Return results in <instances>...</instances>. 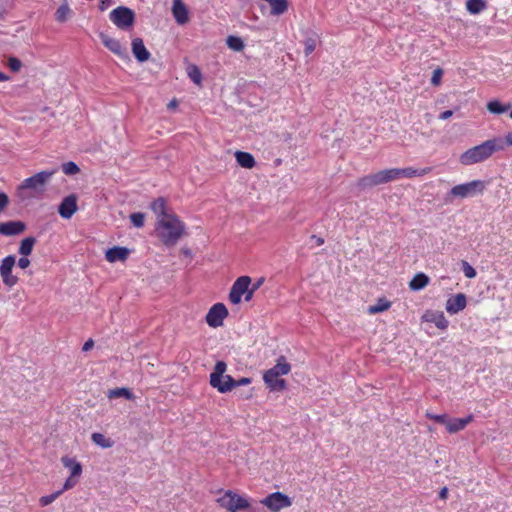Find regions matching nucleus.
<instances>
[{
  "instance_id": "obj_1",
  "label": "nucleus",
  "mask_w": 512,
  "mask_h": 512,
  "mask_svg": "<svg viewBox=\"0 0 512 512\" xmlns=\"http://www.w3.org/2000/svg\"><path fill=\"white\" fill-rule=\"evenodd\" d=\"M504 149L503 139L494 137L463 152L459 157V162L464 166L481 163L489 159L495 152L503 151Z\"/></svg>"
},
{
  "instance_id": "obj_2",
  "label": "nucleus",
  "mask_w": 512,
  "mask_h": 512,
  "mask_svg": "<svg viewBox=\"0 0 512 512\" xmlns=\"http://www.w3.org/2000/svg\"><path fill=\"white\" fill-rule=\"evenodd\" d=\"M55 173V169L51 171H41L25 179L16 191L19 200L27 201L42 196L46 190L47 184Z\"/></svg>"
},
{
  "instance_id": "obj_3",
  "label": "nucleus",
  "mask_w": 512,
  "mask_h": 512,
  "mask_svg": "<svg viewBox=\"0 0 512 512\" xmlns=\"http://www.w3.org/2000/svg\"><path fill=\"white\" fill-rule=\"evenodd\" d=\"M185 226L175 214L164 215L158 221L157 230L165 245H174L180 239Z\"/></svg>"
},
{
  "instance_id": "obj_4",
  "label": "nucleus",
  "mask_w": 512,
  "mask_h": 512,
  "mask_svg": "<svg viewBox=\"0 0 512 512\" xmlns=\"http://www.w3.org/2000/svg\"><path fill=\"white\" fill-rule=\"evenodd\" d=\"M290 371L291 365L284 356H280L276 365L264 373L263 380L270 390L282 391L286 388V381L281 376L289 374Z\"/></svg>"
},
{
  "instance_id": "obj_5",
  "label": "nucleus",
  "mask_w": 512,
  "mask_h": 512,
  "mask_svg": "<svg viewBox=\"0 0 512 512\" xmlns=\"http://www.w3.org/2000/svg\"><path fill=\"white\" fill-rule=\"evenodd\" d=\"M226 371L227 364L224 361H217L210 374V385L220 393H227L234 389V379L225 374Z\"/></svg>"
},
{
  "instance_id": "obj_6",
  "label": "nucleus",
  "mask_w": 512,
  "mask_h": 512,
  "mask_svg": "<svg viewBox=\"0 0 512 512\" xmlns=\"http://www.w3.org/2000/svg\"><path fill=\"white\" fill-rule=\"evenodd\" d=\"M217 503L228 512L250 510V501L233 490H227L223 496L217 499Z\"/></svg>"
},
{
  "instance_id": "obj_7",
  "label": "nucleus",
  "mask_w": 512,
  "mask_h": 512,
  "mask_svg": "<svg viewBox=\"0 0 512 512\" xmlns=\"http://www.w3.org/2000/svg\"><path fill=\"white\" fill-rule=\"evenodd\" d=\"M485 188L486 184L482 180H473L468 183L456 185L449 191L447 201L451 202L454 198L464 199L467 197H473L477 194L483 193Z\"/></svg>"
},
{
  "instance_id": "obj_8",
  "label": "nucleus",
  "mask_w": 512,
  "mask_h": 512,
  "mask_svg": "<svg viewBox=\"0 0 512 512\" xmlns=\"http://www.w3.org/2000/svg\"><path fill=\"white\" fill-rule=\"evenodd\" d=\"M397 180L394 168L384 169L374 174L366 175L358 180V187L368 189L381 184H386Z\"/></svg>"
},
{
  "instance_id": "obj_9",
  "label": "nucleus",
  "mask_w": 512,
  "mask_h": 512,
  "mask_svg": "<svg viewBox=\"0 0 512 512\" xmlns=\"http://www.w3.org/2000/svg\"><path fill=\"white\" fill-rule=\"evenodd\" d=\"M260 503L271 512H280L282 509L289 508L292 500L282 492H274L263 498Z\"/></svg>"
},
{
  "instance_id": "obj_10",
  "label": "nucleus",
  "mask_w": 512,
  "mask_h": 512,
  "mask_svg": "<svg viewBox=\"0 0 512 512\" xmlns=\"http://www.w3.org/2000/svg\"><path fill=\"white\" fill-rule=\"evenodd\" d=\"M109 18L118 28L127 29L133 25L135 14L130 8L120 6L110 12Z\"/></svg>"
},
{
  "instance_id": "obj_11",
  "label": "nucleus",
  "mask_w": 512,
  "mask_h": 512,
  "mask_svg": "<svg viewBox=\"0 0 512 512\" xmlns=\"http://www.w3.org/2000/svg\"><path fill=\"white\" fill-rule=\"evenodd\" d=\"M15 263V256L9 255L2 260L0 265V276L3 283L8 287H13L18 282V277L12 273Z\"/></svg>"
},
{
  "instance_id": "obj_12",
  "label": "nucleus",
  "mask_w": 512,
  "mask_h": 512,
  "mask_svg": "<svg viewBox=\"0 0 512 512\" xmlns=\"http://www.w3.org/2000/svg\"><path fill=\"white\" fill-rule=\"evenodd\" d=\"M228 310L222 303L214 304L206 315V322L210 327H219L227 317Z\"/></svg>"
},
{
  "instance_id": "obj_13",
  "label": "nucleus",
  "mask_w": 512,
  "mask_h": 512,
  "mask_svg": "<svg viewBox=\"0 0 512 512\" xmlns=\"http://www.w3.org/2000/svg\"><path fill=\"white\" fill-rule=\"evenodd\" d=\"M251 278L248 276L239 277L231 287L229 293V300L233 304H239L241 297L247 292V288L250 286Z\"/></svg>"
},
{
  "instance_id": "obj_14",
  "label": "nucleus",
  "mask_w": 512,
  "mask_h": 512,
  "mask_svg": "<svg viewBox=\"0 0 512 512\" xmlns=\"http://www.w3.org/2000/svg\"><path fill=\"white\" fill-rule=\"evenodd\" d=\"M76 211L77 197L74 194L65 197L58 207V212L64 219H70Z\"/></svg>"
},
{
  "instance_id": "obj_15",
  "label": "nucleus",
  "mask_w": 512,
  "mask_h": 512,
  "mask_svg": "<svg viewBox=\"0 0 512 512\" xmlns=\"http://www.w3.org/2000/svg\"><path fill=\"white\" fill-rule=\"evenodd\" d=\"M422 321L434 323L435 326L441 330H445L449 325V322L442 311L427 310L422 315Z\"/></svg>"
},
{
  "instance_id": "obj_16",
  "label": "nucleus",
  "mask_w": 512,
  "mask_h": 512,
  "mask_svg": "<svg viewBox=\"0 0 512 512\" xmlns=\"http://www.w3.org/2000/svg\"><path fill=\"white\" fill-rule=\"evenodd\" d=\"M467 305V298L466 295L463 293H458L446 301V311L449 314H457L458 312L465 309Z\"/></svg>"
},
{
  "instance_id": "obj_17",
  "label": "nucleus",
  "mask_w": 512,
  "mask_h": 512,
  "mask_svg": "<svg viewBox=\"0 0 512 512\" xmlns=\"http://www.w3.org/2000/svg\"><path fill=\"white\" fill-rule=\"evenodd\" d=\"M26 225L22 221H8L0 223V234L4 236H14L23 233Z\"/></svg>"
},
{
  "instance_id": "obj_18",
  "label": "nucleus",
  "mask_w": 512,
  "mask_h": 512,
  "mask_svg": "<svg viewBox=\"0 0 512 512\" xmlns=\"http://www.w3.org/2000/svg\"><path fill=\"white\" fill-rule=\"evenodd\" d=\"M473 416L468 415L465 418H450L448 416L445 423V428L448 433H457L463 430L470 422H472Z\"/></svg>"
},
{
  "instance_id": "obj_19",
  "label": "nucleus",
  "mask_w": 512,
  "mask_h": 512,
  "mask_svg": "<svg viewBox=\"0 0 512 512\" xmlns=\"http://www.w3.org/2000/svg\"><path fill=\"white\" fill-rule=\"evenodd\" d=\"M396 172V178H414V177H422L431 172V167H425L422 169H415L413 167L406 168H394Z\"/></svg>"
},
{
  "instance_id": "obj_20",
  "label": "nucleus",
  "mask_w": 512,
  "mask_h": 512,
  "mask_svg": "<svg viewBox=\"0 0 512 512\" xmlns=\"http://www.w3.org/2000/svg\"><path fill=\"white\" fill-rule=\"evenodd\" d=\"M172 13L176 22L180 25L189 21L188 10L182 0H173Z\"/></svg>"
},
{
  "instance_id": "obj_21",
  "label": "nucleus",
  "mask_w": 512,
  "mask_h": 512,
  "mask_svg": "<svg viewBox=\"0 0 512 512\" xmlns=\"http://www.w3.org/2000/svg\"><path fill=\"white\" fill-rule=\"evenodd\" d=\"M131 46L132 53L139 62H145L150 58V52L146 49L141 38H134Z\"/></svg>"
},
{
  "instance_id": "obj_22",
  "label": "nucleus",
  "mask_w": 512,
  "mask_h": 512,
  "mask_svg": "<svg viewBox=\"0 0 512 512\" xmlns=\"http://www.w3.org/2000/svg\"><path fill=\"white\" fill-rule=\"evenodd\" d=\"M101 39L104 46L108 48L112 53L121 58H127L126 49L122 47L118 40L105 35H102Z\"/></svg>"
},
{
  "instance_id": "obj_23",
  "label": "nucleus",
  "mask_w": 512,
  "mask_h": 512,
  "mask_svg": "<svg viewBox=\"0 0 512 512\" xmlns=\"http://www.w3.org/2000/svg\"><path fill=\"white\" fill-rule=\"evenodd\" d=\"M129 255V250L125 247L115 246L106 251V260L110 263L116 261H125Z\"/></svg>"
},
{
  "instance_id": "obj_24",
  "label": "nucleus",
  "mask_w": 512,
  "mask_h": 512,
  "mask_svg": "<svg viewBox=\"0 0 512 512\" xmlns=\"http://www.w3.org/2000/svg\"><path fill=\"white\" fill-rule=\"evenodd\" d=\"M235 158L238 165L246 169H251L256 164L254 157L248 152L236 151Z\"/></svg>"
},
{
  "instance_id": "obj_25",
  "label": "nucleus",
  "mask_w": 512,
  "mask_h": 512,
  "mask_svg": "<svg viewBox=\"0 0 512 512\" xmlns=\"http://www.w3.org/2000/svg\"><path fill=\"white\" fill-rule=\"evenodd\" d=\"M429 281L430 279L426 274L422 272L417 273L409 282V288L412 291L422 290L429 284Z\"/></svg>"
},
{
  "instance_id": "obj_26",
  "label": "nucleus",
  "mask_w": 512,
  "mask_h": 512,
  "mask_svg": "<svg viewBox=\"0 0 512 512\" xmlns=\"http://www.w3.org/2000/svg\"><path fill=\"white\" fill-rule=\"evenodd\" d=\"M107 397L109 399H115V398H121V397L125 398L127 400H134L135 399V396L131 392V390L129 388H125V387H120V388H115V389L108 390Z\"/></svg>"
},
{
  "instance_id": "obj_27",
  "label": "nucleus",
  "mask_w": 512,
  "mask_h": 512,
  "mask_svg": "<svg viewBox=\"0 0 512 512\" xmlns=\"http://www.w3.org/2000/svg\"><path fill=\"white\" fill-rule=\"evenodd\" d=\"M61 462L64 467L70 469V474L72 476H80L82 473V466L79 462H77L74 458L63 456L61 458Z\"/></svg>"
},
{
  "instance_id": "obj_28",
  "label": "nucleus",
  "mask_w": 512,
  "mask_h": 512,
  "mask_svg": "<svg viewBox=\"0 0 512 512\" xmlns=\"http://www.w3.org/2000/svg\"><path fill=\"white\" fill-rule=\"evenodd\" d=\"M487 110L492 114H502L511 108V104H502L498 100H492L487 103Z\"/></svg>"
},
{
  "instance_id": "obj_29",
  "label": "nucleus",
  "mask_w": 512,
  "mask_h": 512,
  "mask_svg": "<svg viewBox=\"0 0 512 512\" xmlns=\"http://www.w3.org/2000/svg\"><path fill=\"white\" fill-rule=\"evenodd\" d=\"M152 211L156 214L157 219H162L164 215H171L170 213H167L166 211V203L163 198H158L151 204Z\"/></svg>"
},
{
  "instance_id": "obj_30",
  "label": "nucleus",
  "mask_w": 512,
  "mask_h": 512,
  "mask_svg": "<svg viewBox=\"0 0 512 512\" xmlns=\"http://www.w3.org/2000/svg\"><path fill=\"white\" fill-rule=\"evenodd\" d=\"M71 15V9L67 3L66 0L63 1V3L59 6L55 13V19L58 22H65L69 19Z\"/></svg>"
},
{
  "instance_id": "obj_31",
  "label": "nucleus",
  "mask_w": 512,
  "mask_h": 512,
  "mask_svg": "<svg viewBox=\"0 0 512 512\" xmlns=\"http://www.w3.org/2000/svg\"><path fill=\"white\" fill-rule=\"evenodd\" d=\"M36 243V239L34 237H26L24 238L19 247V253L22 256H28L31 254L33 247Z\"/></svg>"
},
{
  "instance_id": "obj_32",
  "label": "nucleus",
  "mask_w": 512,
  "mask_h": 512,
  "mask_svg": "<svg viewBox=\"0 0 512 512\" xmlns=\"http://www.w3.org/2000/svg\"><path fill=\"white\" fill-rule=\"evenodd\" d=\"M91 439L96 445L102 448H110L114 444V442L110 438H107L102 433H93L91 435Z\"/></svg>"
},
{
  "instance_id": "obj_33",
  "label": "nucleus",
  "mask_w": 512,
  "mask_h": 512,
  "mask_svg": "<svg viewBox=\"0 0 512 512\" xmlns=\"http://www.w3.org/2000/svg\"><path fill=\"white\" fill-rule=\"evenodd\" d=\"M466 8L471 14H478L486 8V2L484 0H468Z\"/></svg>"
},
{
  "instance_id": "obj_34",
  "label": "nucleus",
  "mask_w": 512,
  "mask_h": 512,
  "mask_svg": "<svg viewBox=\"0 0 512 512\" xmlns=\"http://www.w3.org/2000/svg\"><path fill=\"white\" fill-rule=\"evenodd\" d=\"M391 303L385 299H379L377 304L371 305L368 307V313L373 315L383 311H386L390 308Z\"/></svg>"
},
{
  "instance_id": "obj_35",
  "label": "nucleus",
  "mask_w": 512,
  "mask_h": 512,
  "mask_svg": "<svg viewBox=\"0 0 512 512\" xmlns=\"http://www.w3.org/2000/svg\"><path fill=\"white\" fill-rule=\"evenodd\" d=\"M226 44L233 51L240 52L244 49L243 40L237 36H228L226 39Z\"/></svg>"
},
{
  "instance_id": "obj_36",
  "label": "nucleus",
  "mask_w": 512,
  "mask_h": 512,
  "mask_svg": "<svg viewBox=\"0 0 512 512\" xmlns=\"http://www.w3.org/2000/svg\"><path fill=\"white\" fill-rule=\"evenodd\" d=\"M187 73L190 79L197 85H200L202 81V75L199 68L196 65H189L187 68Z\"/></svg>"
},
{
  "instance_id": "obj_37",
  "label": "nucleus",
  "mask_w": 512,
  "mask_h": 512,
  "mask_svg": "<svg viewBox=\"0 0 512 512\" xmlns=\"http://www.w3.org/2000/svg\"><path fill=\"white\" fill-rule=\"evenodd\" d=\"M62 171L66 175H75L80 171V169L76 163L70 161L62 164Z\"/></svg>"
},
{
  "instance_id": "obj_38",
  "label": "nucleus",
  "mask_w": 512,
  "mask_h": 512,
  "mask_svg": "<svg viewBox=\"0 0 512 512\" xmlns=\"http://www.w3.org/2000/svg\"><path fill=\"white\" fill-rule=\"evenodd\" d=\"M62 494V491H57L55 493H52L50 495L42 496L39 499V503L42 507L48 506L52 502H54L60 495Z\"/></svg>"
},
{
  "instance_id": "obj_39",
  "label": "nucleus",
  "mask_w": 512,
  "mask_h": 512,
  "mask_svg": "<svg viewBox=\"0 0 512 512\" xmlns=\"http://www.w3.org/2000/svg\"><path fill=\"white\" fill-rule=\"evenodd\" d=\"M144 219H145V215L140 212L132 213L130 215V220H131L132 224L137 228H140L144 225Z\"/></svg>"
},
{
  "instance_id": "obj_40",
  "label": "nucleus",
  "mask_w": 512,
  "mask_h": 512,
  "mask_svg": "<svg viewBox=\"0 0 512 512\" xmlns=\"http://www.w3.org/2000/svg\"><path fill=\"white\" fill-rule=\"evenodd\" d=\"M461 265L462 271L467 278L472 279L476 276L475 269L467 261L463 260Z\"/></svg>"
},
{
  "instance_id": "obj_41",
  "label": "nucleus",
  "mask_w": 512,
  "mask_h": 512,
  "mask_svg": "<svg viewBox=\"0 0 512 512\" xmlns=\"http://www.w3.org/2000/svg\"><path fill=\"white\" fill-rule=\"evenodd\" d=\"M78 477L79 476H72V474H70V476L64 482L63 488L61 490L62 493L75 487L78 483Z\"/></svg>"
},
{
  "instance_id": "obj_42",
  "label": "nucleus",
  "mask_w": 512,
  "mask_h": 512,
  "mask_svg": "<svg viewBox=\"0 0 512 512\" xmlns=\"http://www.w3.org/2000/svg\"><path fill=\"white\" fill-rule=\"evenodd\" d=\"M426 417L445 426L448 415L447 414H433V413L427 412Z\"/></svg>"
},
{
  "instance_id": "obj_43",
  "label": "nucleus",
  "mask_w": 512,
  "mask_h": 512,
  "mask_svg": "<svg viewBox=\"0 0 512 512\" xmlns=\"http://www.w3.org/2000/svg\"><path fill=\"white\" fill-rule=\"evenodd\" d=\"M316 44H317V40L316 38H307L304 42V45H305V54L308 56L309 54H311L315 48H316Z\"/></svg>"
},
{
  "instance_id": "obj_44",
  "label": "nucleus",
  "mask_w": 512,
  "mask_h": 512,
  "mask_svg": "<svg viewBox=\"0 0 512 512\" xmlns=\"http://www.w3.org/2000/svg\"><path fill=\"white\" fill-rule=\"evenodd\" d=\"M8 66L13 72H18L22 67V63L18 58L10 57L8 59Z\"/></svg>"
},
{
  "instance_id": "obj_45",
  "label": "nucleus",
  "mask_w": 512,
  "mask_h": 512,
  "mask_svg": "<svg viewBox=\"0 0 512 512\" xmlns=\"http://www.w3.org/2000/svg\"><path fill=\"white\" fill-rule=\"evenodd\" d=\"M442 75H443V70L441 68L435 69L433 71V75H432V78H431V83L434 86L440 85L441 79H442Z\"/></svg>"
},
{
  "instance_id": "obj_46",
  "label": "nucleus",
  "mask_w": 512,
  "mask_h": 512,
  "mask_svg": "<svg viewBox=\"0 0 512 512\" xmlns=\"http://www.w3.org/2000/svg\"><path fill=\"white\" fill-rule=\"evenodd\" d=\"M8 203H9L8 196L5 193L0 192V212L3 211L7 207Z\"/></svg>"
},
{
  "instance_id": "obj_47",
  "label": "nucleus",
  "mask_w": 512,
  "mask_h": 512,
  "mask_svg": "<svg viewBox=\"0 0 512 512\" xmlns=\"http://www.w3.org/2000/svg\"><path fill=\"white\" fill-rule=\"evenodd\" d=\"M250 383H251V379L248 377H243V378H240L239 380L234 379V388H236L238 386L249 385Z\"/></svg>"
},
{
  "instance_id": "obj_48",
  "label": "nucleus",
  "mask_w": 512,
  "mask_h": 512,
  "mask_svg": "<svg viewBox=\"0 0 512 512\" xmlns=\"http://www.w3.org/2000/svg\"><path fill=\"white\" fill-rule=\"evenodd\" d=\"M30 265V260L27 258V256H23L18 260V266L21 269H26Z\"/></svg>"
},
{
  "instance_id": "obj_49",
  "label": "nucleus",
  "mask_w": 512,
  "mask_h": 512,
  "mask_svg": "<svg viewBox=\"0 0 512 512\" xmlns=\"http://www.w3.org/2000/svg\"><path fill=\"white\" fill-rule=\"evenodd\" d=\"M453 115L452 110H446L439 115L440 120H447Z\"/></svg>"
},
{
  "instance_id": "obj_50",
  "label": "nucleus",
  "mask_w": 512,
  "mask_h": 512,
  "mask_svg": "<svg viewBox=\"0 0 512 512\" xmlns=\"http://www.w3.org/2000/svg\"><path fill=\"white\" fill-rule=\"evenodd\" d=\"M254 292H255V288L249 289V287H248L247 292H245V294H244L245 301H250L253 297Z\"/></svg>"
},
{
  "instance_id": "obj_51",
  "label": "nucleus",
  "mask_w": 512,
  "mask_h": 512,
  "mask_svg": "<svg viewBox=\"0 0 512 512\" xmlns=\"http://www.w3.org/2000/svg\"><path fill=\"white\" fill-rule=\"evenodd\" d=\"M94 346V342L92 339H89L88 341H86L82 347V350L83 351H89L90 349H92V347Z\"/></svg>"
},
{
  "instance_id": "obj_52",
  "label": "nucleus",
  "mask_w": 512,
  "mask_h": 512,
  "mask_svg": "<svg viewBox=\"0 0 512 512\" xmlns=\"http://www.w3.org/2000/svg\"><path fill=\"white\" fill-rule=\"evenodd\" d=\"M503 142H504V146H505V145L512 146V132H509V133L505 136V141L503 140Z\"/></svg>"
},
{
  "instance_id": "obj_53",
  "label": "nucleus",
  "mask_w": 512,
  "mask_h": 512,
  "mask_svg": "<svg viewBox=\"0 0 512 512\" xmlns=\"http://www.w3.org/2000/svg\"><path fill=\"white\" fill-rule=\"evenodd\" d=\"M448 496V489L447 487H443L439 492V497L443 500H445Z\"/></svg>"
},
{
  "instance_id": "obj_54",
  "label": "nucleus",
  "mask_w": 512,
  "mask_h": 512,
  "mask_svg": "<svg viewBox=\"0 0 512 512\" xmlns=\"http://www.w3.org/2000/svg\"><path fill=\"white\" fill-rule=\"evenodd\" d=\"M111 4V0H102L100 9L104 10Z\"/></svg>"
},
{
  "instance_id": "obj_55",
  "label": "nucleus",
  "mask_w": 512,
  "mask_h": 512,
  "mask_svg": "<svg viewBox=\"0 0 512 512\" xmlns=\"http://www.w3.org/2000/svg\"><path fill=\"white\" fill-rule=\"evenodd\" d=\"M262 283H263V279H259V280L257 281V283H255V284L253 285V287H252V288H255V291H256V290H257V289L262 285Z\"/></svg>"
},
{
  "instance_id": "obj_56",
  "label": "nucleus",
  "mask_w": 512,
  "mask_h": 512,
  "mask_svg": "<svg viewBox=\"0 0 512 512\" xmlns=\"http://www.w3.org/2000/svg\"><path fill=\"white\" fill-rule=\"evenodd\" d=\"M9 80V77L4 73L0 72V82Z\"/></svg>"
},
{
  "instance_id": "obj_57",
  "label": "nucleus",
  "mask_w": 512,
  "mask_h": 512,
  "mask_svg": "<svg viewBox=\"0 0 512 512\" xmlns=\"http://www.w3.org/2000/svg\"><path fill=\"white\" fill-rule=\"evenodd\" d=\"M176 105H177V102H176L175 100H172V101L168 104V107H169V108H174V107H176Z\"/></svg>"
},
{
  "instance_id": "obj_58",
  "label": "nucleus",
  "mask_w": 512,
  "mask_h": 512,
  "mask_svg": "<svg viewBox=\"0 0 512 512\" xmlns=\"http://www.w3.org/2000/svg\"><path fill=\"white\" fill-rule=\"evenodd\" d=\"M316 242L318 245H322L324 243V240L322 238H317Z\"/></svg>"
},
{
  "instance_id": "obj_59",
  "label": "nucleus",
  "mask_w": 512,
  "mask_h": 512,
  "mask_svg": "<svg viewBox=\"0 0 512 512\" xmlns=\"http://www.w3.org/2000/svg\"><path fill=\"white\" fill-rule=\"evenodd\" d=\"M251 393H249L248 395H246V398H250L251 397Z\"/></svg>"
},
{
  "instance_id": "obj_60",
  "label": "nucleus",
  "mask_w": 512,
  "mask_h": 512,
  "mask_svg": "<svg viewBox=\"0 0 512 512\" xmlns=\"http://www.w3.org/2000/svg\"><path fill=\"white\" fill-rule=\"evenodd\" d=\"M510 117L512 118V110H511V113H510Z\"/></svg>"
}]
</instances>
